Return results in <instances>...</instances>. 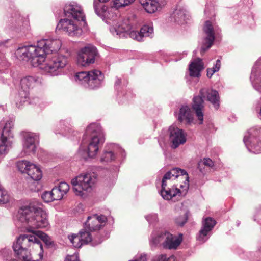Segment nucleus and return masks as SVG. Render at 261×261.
I'll use <instances>...</instances> for the list:
<instances>
[{"label": "nucleus", "instance_id": "f257e3e1", "mask_svg": "<svg viewBox=\"0 0 261 261\" xmlns=\"http://www.w3.org/2000/svg\"><path fill=\"white\" fill-rule=\"evenodd\" d=\"M59 39H42L37 45H29L19 48L16 51L19 58L25 61L30 60L32 66H38L44 62L46 55L58 51L61 46Z\"/></svg>", "mask_w": 261, "mask_h": 261}, {"label": "nucleus", "instance_id": "f03ea898", "mask_svg": "<svg viewBox=\"0 0 261 261\" xmlns=\"http://www.w3.org/2000/svg\"><path fill=\"white\" fill-rule=\"evenodd\" d=\"M46 213L40 207L33 204L21 207L17 218L22 223L30 227L29 231L34 232L32 229L43 228L49 225Z\"/></svg>", "mask_w": 261, "mask_h": 261}, {"label": "nucleus", "instance_id": "7ed1b4c3", "mask_svg": "<svg viewBox=\"0 0 261 261\" xmlns=\"http://www.w3.org/2000/svg\"><path fill=\"white\" fill-rule=\"evenodd\" d=\"M84 137L88 139V143L85 146L82 145L80 147L79 153L84 159L93 158L97 154L99 145L105 141L100 125L95 123L90 124L86 129Z\"/></svg>", "mask_w": 261, "mask_h": 261}, {"label": "nucleus", "instance_id": "20e7f679", "mask_svg": "<svg viewBox=\"0 0 261 261\" xmlns=\"http://www.w3.org/2000/svg\"><path fill=\"white\" fill-rule=\"evenodd\" d=\"M33 246L36 249L40 248L41 252L39 253L40 258L42 257L43 247L39 239L35 236L21 234L17 239L13 245L14 251L18 257L23 261H38L32 260L28 248Z\"/></svg>", "mask_w": 261, "mask_h": 261}, {"label": "nucleus", "instance_id": "39448f33", "mask_svg": "<svg viewBox=\"0 0 261 261\" xmlns=\"http://www.w3.org/2000/svg\"><path fill=\"white\" fill-rule=\"evenodd\" d=\"M210 101L215 108L218 110L219 108V96L216 90H206L202 89L200 91L199 95L195 96L193 99L192 108L195 111L196 116L199 121V124H202L203 120V109L204 108L203 98Z\"/></svg>", "mask_w": 261, "mask_h": 261}, {"label": "nucleus", "instance_id": "423d86ee", "mask_svg": "<svg viewBox=\"0 0 261 261\" xmlns=\"http://www.w3.org/2000/svg\"><path fill=\"white\" fill-rule=\"evenodd\" d=\"M104 76L100 71L93 70L88 72L82 71L77 73L75 81L79 84L91 89L99 87L103 80Z\"/></svg>", "mask_w": 261, "mask_h": 261}, {"label": "nucleus", "instance_id": "0eeeda50", "mask_svg": "<svg viewBox=\"0 0 261 261\" xmlns=\"http://www.w3.org/2000/svg\"><path fill=\"white\" fill-rule=\"evenodd\" d=\"M47 61L44 64H40V68L50 75L58 74L59 71L64 68L67 64V57L61 54L54 55L47 57Z\"/></svg>", "mask_w": 261, "mask_h": 261}, {"label": "nucleus", "instance_id": "6e6552de", "mask_svg": "<svg viewBox=\"0 0 261 261\" xmlns=\"http://www.w3.org/2000/svg\"><path fill=\"white\" fill-rule=\"evenodd\" d=\"M96 178L90 173L80 175L73 179L71 183L73 190L78 195H82L83 191H90L92 186L95 183Z\"/></svg>", "mask_w": 261, "mask_h": 261}, {"label": "nucleus", "instance_id": "1a4fd4ad", "mask_svg": "<svg viewBox=\"0 0 261 261\" xmlns=\"http://www.w3.org/2000/svg\"><path fill=\"white\" fill-rule=\"evenodd\" d=\"M97 55V48L94 46L89 44L82 48L79 51L77 64L81 66H88L94 63Z\"/></svg>", "mask_w": 261, "mask_h": 261}, {"label": "nucleus", "instance_id": "9d476101", "mask_svg": "<svg viewBox=\"0 0 261 261\" xmlns=\"http://www.w3.org/2000/svg\"><path fill=\"white\" fill-rule=\"evenodd\" d=\"M183 176H185L184 178L185 181L182 184L180 185V188L184 189V190L187 191L189 188V177L186 170L179 168H173L164 175L162 181V187L163 188L166 187L167 180L175 179L181 176V178L183 179Z\"/></svg>", "mask_w": 261, "mask_h": 261}, {"label": "nucleus", "instance_id": "9b49d317", "mask_svg": "<svg viewBox=\"0 0 261 261\" xmlns=\"http://www.w3.org/2000/svg\"><path fill=\"white\" fill-rule=\"evenodd\" d=\"M260 132V129L251 128L245 135L243 139L246 146L249 149L251 147L255 153H261V136L258 139L256 136Z\"/></svg>", "mask_w": 261, "mask_h": 261}, {"label": "nucleus", "instance_id": "f8f14e48", "mask_svg": "<svg viewBox=\"0 0 261 261\" xmlns=\"http://www.w3.org/2000/svg\"><path fill=\"white\" fill-rule=\"evenodd\" d=\"M38 81V79L35 76H28L24 77L21 80V89L19 91L18 97L19 98V105L18 106L20 107L25 102L28 100V96L29 94V90L33 88L35 83Z\"/></svg>", "mask_w": 261, "mask_h": 261}, {"label": "nucleus", "instance_id": "ddd939ff", "mask_svg": "<svg viewBox=\"0 0 261 261\" xmlns=\"http://www.w3.org/2000/svg\"><path fill=\"white\" fill-rule=\"evenodd\" d=\"M169 141L171 143V147L176 149L186 142V134L182 129L175 126H171L169 128Z\"/></svg>", "mask_w": 261, "mask_h": 261}, {"label": "nucleus", "instance_id": "4468645a", "mask_svg": "<svg viewBox=\"0 0 261 261\" xmlns=\"http://www.w3.org/2000/svg\"><path fill=\"white\" fill-rule=\"evenodd\" d=\"M56 30H62L71 36H79L82 34V30L72 20L67 18L61 19Z\"/></svg>", "mask_w": 261, "mask_h": 261}, {"label": "nucleus", "instance_id": "2eb2a0df", "mask_svg": "<svg viewBox=\"0 0 261 261\" xmlns=\"http://www.w3.org/2000/svg\"><path fill=\"white\" fill-rule=\"evenodd\" d=\"M107 221V217L103 215L98 216L97 214L89 216L85 223V229L88 231L96 232L100 230Z\"/></svg>", "mask_w": 261, "mask_h": 261}, {"label": "nucleus", "instance_id": "dca6fc26", "mask_svg": "<svg viewBox=\"0 0 261 261\" xmlns=\"http://www.w3.org/2000/svg\"><path fill=\"white\" fill-rule=\"evenodd\" d=\"M65 15L73 18L77 21H84L85 17L80 5L75 2L66 4L64 8Z\"/></svg>", "mask_w": 261, "mask_h": 261}, {"label": "nucleus", "instance_id": "f3484780", "mask_svg": "<svg viewBox=\"0 0 261 261\" xmlns=\"http://www.w3.org/2000/svg\"><path fill=\"white\" fill-rule=\"evenodd\" d=\"M203 31L206 36L204 39L202 45L200 49L201 54H204L213 45L215 40L214 28L210 21H206L203 28Z\"/></svg>", "mask_w": 261, "mask_h": 261}, {"label": "nucleus", "instance_id": "a211bd4d", "mask_svg": "<svg viewBox=\"0 0 261 261\" xmlns=\"http://www.w3.org/2000/svg\"><path fill=\"white\" fill-rule=\"evenodd\" d=\"M24 151L28 154H34L36 148V143L38 142L39 136L33 133L26 132L24 134Z\"/></svg>", "mask_w": 261, "mask_h": 261}, {"label": "nucleus", "instance_id": "6ab92c4d", "mask_svg": "<svg viewBox=\"0 0 261 261\" xmlns=\"http://www.w3.org/2000/svg\"><path fill=\"white\" fill-rule=\"evenodd\" d=\"M182 234H180L178 237L173 236L168 232L163 239L165 240L163 248L168 249H176L180 244L182 240Z\"/></svg>", "mask_w": 261, "mask_h": 261}, {"label": "nucleus", "instance_id": "aec40b11", "mask_svg": "<svg viewBox=\"0 0 261 261\" xmlns=\"http://www.w3.org/2000/svg\"><path fill=\"white\" fill-rule=\"evenodd\" d=\"M153 32V27L145 25L141 28L140 32L133 30L130 31L129 34L132 39L140 41L142 40L143 37L151 36Z\"/></svg>", "mask_w": 261, "mask_h": 261}, {"label": "nucleus", "instance_id": "412c9836", "mask_svg": "<svg viewBox=\"0 0 261 261\" xmlns=\"http://www.w3.org/2000/svg\"><path fill=\"white\" fill-rule=\"evenodd\" d=\"M204 69V64L202 59L197 58L194 59L189 65V75L191 77H199L201 71Z\"/></svg>", "mask_w": 261, "mask_h": 261}, {"label": "nucleus", "instance_id": "4be33fe9", "mask_svg": "<svg viewBox=\"0 0 261 261\" xmlns=\"http://www.w3.org/2000/svg\"><path fill=\"white\" fill-rule=\"evenodd\" d=\"M178 120L180 122H184L186 124H190L193 121V116L190 107L183 105L179 110L178 116Z\"/></svg>", "mask_w": 261, "mask_h": 261}, {"label": "nucleus", "instance_id": "5701e85b", "mask_svg": "<svg viewBox=\"0 0 261 261\" xmlns=\"http://www.w3.org/2000/svg\"><path fill=\"white\" fill-rule=\"evenodd\" d=\"M79 234L84 245L91 242L92 245L96 246L100 244L103 241L101 238H100L99 237L92 238L89 231H88L87 229H84L80 231Z\"/></svg>", "mask_w": 261, "mask_h": 261}, {"label": "nucleus", "instance_id": "b1692460", "mask_svg": "<svg viewBox=\"0 0 261 261\" xmlns=\"http://www.w3.org/2000/svg\"><path fill=\"white\" fill-rule=\"evenodd\" d=\"M98 2L97 1H94L93 6L96 14L103 20L110 19L113 16L112 9L109 8L105 5L98 6Z\"/></svg>", "mask_w": 261, "mask_h": 261}, {"label": "nucleus", "instance_id": "393cba45", "mask_svg": "<svg viewBox=\"0 0 261 261\" xmlns=\"http://www.w3.org/2000/svg\"><path fill=\"white\" fill-rule=\"evenodd\" d=\"M133 23L130 22L129 19H124L122 22L116 27L110 28V31L116 33L117 35H121L123 33L129 32L133 27Z\"/></svg>", "mask_w": 261, "mask_h": 261}, {"label": "nucleus", "instance_id": "a878e982", "mask_svg": "<svg viewBox=\"0 0 261 261\" xmlns=\"http://www.w3.org/2000/svg\"><path fill=\"white\" fill-rule=\"evenodd\" d=\"M12 141L10 138L1 137L0 138V156H5L12 148Z\"/></svg>", "mask_w": 261, "mask_h": 261}, {"label": "nucleus", "instance_id": "bb28decb", "mask_svg": "<svg viewBox=\"0 0 261 261\" xmlns=\"http://www.w3.org/2000/svg\"><path fill=\"white\" fill-rule=\"evenodd\" d=\"M139 3L148 13L155 12L159 7L154 0H139Z\"/></svg>", "mask_w": 261, "mask_h": 261}, {"label": "nucleus", "instance_id": "cd10ccee", "mask_svg": "<svg viewBox=\"0 0 261 261\" xmlns=\"http://www.w3.org/2000/svg\"><path fill=\"white\" fill-rule=\"evenodd\" d=\"M27 174L35 181L39 180L42 177V172L40 169L34 164L31 165Z\"/></svg>", "mask_w": 261, "mask_h": 261}, {"label": "nucleus", "instance_id": "c85d7f7f", "mask_svg": "<svg viewBox=\"0 0 261 261\" xmlns=\"http://www.w3.org/2000/svg\"><path fill=\"white\" fill-rule=\"evenodd\" d=\"M186 11L181 7H177L171 15L172 19L177 23H182L185 21Z\"/></svg>", "mask_w": 261, "mask_h": 261}, {"label": "nucleus", "instance_id": "c756f323", "mask_svg": "<svg viewBox=\"0 0 261 261\" xmlns=\"http://www.w3.org/2000/svg\"><path fill=\"white\" fill-rule=\"evenodd\" d=\"M14 122L12 120L8 121L5 124L1 134V137H7L8 138H13L14 134L13 129Z\"/></svg>", "mask_w": 261, "mask_h": 261}, {"label": "nucleus", "instance_id": "7c9ffc66", "mask_svg": "<svg viewBox=\"0 0 261 261\" xmlns=\"http://www.w3.org/2000/svg\"><path fill=\"white\" fill-rule=\"evenodd\" d=\"M179 193H180V191L177 188L172 189H166V188H163L162 187V190L161 191V195L165 200H170Z\"/></svg>", "mask_w": 261, "mask_h": 261}, {"label": "nucleus", "instance_id": "2f4dec72", "mask_svg": "<svg viewBox=\"0 0 261 261\" xmlns=\"http://www.w3.org/2000/svg\"><path fill=\"white\" fill-rule=\"evenodd\" d=\"M70 242L75 248H80L84 244L80 238L79 234H72L68 236Z\"/></svg>", "mask_w": 261, "mask_h": 261}, {"label": "nucleus", "instance_id": "473e14b6", "mask_svg": "<svg viewBox=\"0 0 261 261\" xmlns=\"http://www.w3.org/2000/svg\"><path fill=\"white\" fill-rule=\"evenodd\" d=\"M37 232L38 238L45 243L47 247H51L54 245V242L48 235L40 231H38Z\"/></svg>", "mask_w": 261, "mask_h": 261}, {"label": "nucleus", "instance_id": "72a5a7b5", "mask_svg": "<svg viewBox=\"0 0 261 261\" xmlns=\"http://www.w3.org/2000/svg\"><path fill=\"white\" fill-rule=\"evenodd\" d=\"M32 163H31L29 162H28L25 160H22L18 161L17 163V167L18 170L21 173H25L28 172L29 169L30 168V166L32 165Z\"/></svg>", "mask_w": 261, "mask_h": 261}, {"label": "nucleus", "instance_id": "f704fd0d", "mask_svg": "<svg viewBox=\"0 0 261 261\" xmlns=\"http://www.w3.org/2000/svg\"><path fill=\"white\" fill-rule=\"evenodd\" d=\"M216 224V221L211 217L206 218L202 221V227L212 230Z\"/></svg>", "mask_w": 261, "mask_h": 261}, {"label": "nucleus", "instance_id": "c9c22d12", "mask_svg": "<svg viewBox=\"0 0 261 261\" xmlns=\"http://www.w3.org/2000/svg\"><path fill=\"white\" fill-rule=\"evenodd\" d=\"M10 200V195L0 184V204L7 203Z\"/></svg>", "mask_w": 261, "mask_h": 261}, {"label": "nucleus", "instance_id": "e433bc0d", "mask_svg": "<svg viewBox=\"0 0 261 261\" xmlns=\"http://www.w3.org/2000/svg\"><path fill=\"white\" fill-rule=\"evenodd\" d=\"M166 234V231L162 232L159 234L155 237H152L151 240V243L154 245L161 244L162 246H164L165 240L163 239Z\"/></svg>", "mask_w": 261, "mask_h": 261}, {"label": "nucleus", "instance_id": "4c0bfd02", "mask_svg": "<svg viewBox=\"0 0 261 261\" xmlns=\"http://www.w3.org/2000/svg\"><path fill=\"white\" fill-rule=\"evenodd\" d=\"M221 67V61L220 59H217L216 64L212 68H207L206 70V75L208 78H211L212 75L216 72H218Z\"/></svg>", "mask_w": 261, "mask_h": 261}, {"label": "nucleus", "instance_id": "58836bf2", "mask_svg": "<svg viewBox=\"0 0 261 261\" xmlns=\"http://www.w3.org/2000/svg\"><path fill=\"white\" fill-rule=\"evenodd\" d=\"M211 230H208V229L206 228L202 227L201 229L199 232V234L197 237V240L202 242H205L208 239L207 236L208 233Z\"/></svg>", "mask_w": 261, "mask_h": 261}, {"label": "nucleus", "instance_id": "ea45409f", "mask_svg": "<svg viewBox=\"0 0 261 261\" xmlns=\"http://www.w3.org/2000/svg\"><path fill=\"white\" fill-rule=\"evenodd\" d=\"M115 159V155L112 151H105L102 155L100 161L101 162H110Z\"/></svg>", "mask_w": 261, "mask_h": 261}, {"label": "nucleus", "instance_id": "a19ab883", "mask_svg": "<svg viewBox=\"0 0 261 261\" xmlns=\"http://www.w3.org/2000/svg\"><path fill=\"white\" fill-rule=\"evenodd\" d=\"M51 192L54 200H61L64 196L57 187L53 188Z\"/></svg>", "mask_w": 261, "mask_h": 261}, {"label": "nucleus", "instance_id": "79ce46f5", "mask_svg": "<svg viewBox=\"0 0 261 261\" xmlns=\"http://www.w3.org/2000/svg\"><path fill=\"white\" fill-rule=\"evenodd\" d=\"M151 261H175V257L174 256L167 257L166 254H161L154 257Z\"/></svg>", "mask_w": 261, "mask_h": 261}, {"label": "nucleus", "instance_id": "37998d69", "mask_svg": "<svg viewBox=\"0 0 261 261\" xmlns=\"http://www.w3.org/2000/svg\"><path fill=\"white\" fill-rule=\"evenodd\" d=\"M188 220V214L185 213L183 215H180L176 217L175 219V223L179 226H182L186 223Z\"/></svg>", "mask_w": 261, "mask_h": 261}, {"label": "nucleus", "instance_id": "c03bdc74", "mask_svg": "<svg viewBox=\"0 0 261 261\" xmlns=\"http://www.w3.org/2000/svg\"><path fill=\"white\" fill-rule=\"evenodd\" d=\"M134 1L135 0H113L114 6L117 8L127 6L133 3Z\"/></svg>", "mask_w": 261, "mask_h": 261}, {"label": "nucleus", "instance_id": "a18cd8bd", "mask_svg": "<svg viewBox=\"0 0 261 261\" xmlns=\"http://www.w3.org/2000/svg\"><path fill=\"white\" fill-rule=\"evenodd\" d=\"M41 197L45 202H50L54 201L51 191L44 192L42 194Z\"/></svg>", "mask_w": 261, "mask_h": 261}, {"label": "nucleus", "instance_id": "49530a36", "mask_svg": "<svg viewBox=\"0 0 261 261\" xmlns=\"http://www.w3.org/2000/svg\"><path fill=\"white\" fill-rule=\"evenodd\" d=\"M57 187L64 195L66 194L69 190V185L65 182H61Z\"/></svg>", "mask_w": 261, "mask_h": 261}, {"label": "nucleus", "instance_id": "de8ad7c7", "mask_svg": "<svg viewBox=\"0 0 261 261\" xmlns=\"http://www.w3.org/2000/svg\"><path fill=\"white\" fill-rule=\"evenodd\" d=\"M201 164L209 167H212L214 166V162L211 159H210V158H204L202 163H198V168H199V170L201 172H202V169L200 168Z\"/></svg>", "mask_w": 261, "mask_h": 261}, {"label": "nucleus", "instance_id": "09e8293b", "mask_svg": "<svg viewBox=\"0 0 261 261\" xmlns=\"http://www.w3.org/2000/svg\"><path fill=\"white\" fill-rule=\"evenodd\" d=\"M146 219L149 223H153L158 220V215L156 214H151L146 216Z\"/></svg>", "mask_w": 261, "mask_h": 261}, {"label": "nucleus", "instance_id": "8fccbe9b", "mask_svg": "<svg viewBox=\"0 0 261 261\" xmlns=\"http://www.w3.org/2000/svg\"><path fill=\"white\" fill-rule=\"evenodd\" d=\"M121 83V80L120 79L117 78L115 82V87L117 88V86H119Z\"/></svg>", "mask_w": 261, "mask_h": 261}, {"label": "nucleus", "instance_id": "3c124183", "mask_svg": "<svg viewBox=\"0 0 261 261\" xmlns=\"http://www.w3.org/2000/svg\"><path fill=\"white\" fill-rule=\"evenodd\" d=\"M65 261H79L75 256H70L67 258Z\"/></svg>", "mask_w": 261, "mask_h": 261}, {"label": "nucleus", "instance_id": "603ef678", "mask_svg": "<svg viewBox=\"0 0 261 261\" xmlns=\"http://www.w3.org/2000/svg\"><path fill=\"white\" fill-rule=\"evenodd\" d=\"M256 89L259 92H261V82L258 84V85L256 87Z\"/></svg>", "mask_w": 261, "mask_h": 261}, {"label": "nucleus", "instance_id": "864d4df0", "mask_svg": "<svg viewBox=\"0 0 261 261\" xmlns=\"http://www.w3.org/2000/svg\"><path fill=\"white\" fill-rule=\"evenodd\" d=\"M109 0H98V1L99 2H101V3H106L107 2H108Z\"/></svg>", "mask_w": 261, "mask_h": 261}, {"label": "nucleus", "instance_id": "5fc2aeb1", "mask_svg": "<svg viewBox=\"0 0 261 261\" xmlns=\"http://www.w3.org/2000/svg\"><path fill=\"white\" fill-rule=\"evenodd\" d=\"M61 134H64V133L63 132H62L61 133H60Z\"/></svg>", "mask_w": 261, "mask_h": 261}]
</instances>
